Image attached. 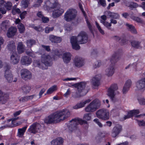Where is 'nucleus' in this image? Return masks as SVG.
I'll return each instance as SVG.
<instances>
[{"label":"nucleus","instance_id":"nucleus-33","mask_svg":"<svg viewBox=\"0 0 145 145\" xmlns=\"http://www.w3.org/2000/svg\"><path fill=\"white\" fill-rule=\"evenodd\" d=\"M9 95L7 93H3V94L0 98V101L2 104H4L9 98Z\"/></svg>","mask_w":145,"mask_h":145},{"label":"nucleus","instance_id":"nucleus-34","mask_svg":"<svg viewBox=\"0 0 145 145\" xmlns=\"http://www.w3.org/2000/svg\"><path fill=\"white\" fill-rule=\"evenodd\" d=\"M25 46L23 44L22 42H20L18 44L17 50L18 52L21 53L24 52L25 50Z\"/></svg>","mask_w":145,"mask_h":145},{"label":"nucleus","instance_id":"nucleus-1","mask_svg":"<svg viewBox=\"0 0 145 145\" xmlns=\"http://www.w3.org/2000/svg\"><path fill=\"white\" fill-rule=\"evenodd\" d=\"M70 116V112L69 110L63 109L49 116L45 119L44 121L47 124L58 122L66 119Z\"/></svg>","mask_w":145,"mask_h":145},{"label":"nucleus","instance_id":"nucleus-56","mask_svg":"<svg viewBox=\"0 0 145 145\" xmlns=\"http://www.w3.org/2000/svg\"><path fill=\"white\" fill-rule=\"evenodd\" d=\"M94 122H95L100 127H102L103 125L102 123L99 122V120L97 119H95L93 120Z\"/></svg>","mask_w":145,"mask_h":145},{"label":"nucleus","instance_id":"nucleus-32","mask_svg":"<svg viewBox=\"0 0 145 145\" xmlns=\"http://www.w3.org/2000/svg\"><path fill=\"white\" fill-rule=\"evenodd\" d=\"M107 15L111 18L114 19H119L120 17L119 14L118 13L112 12L110 11H108Z\"/></svg>","mask_w":145,"mask_h":145},{"label":"nucleus","instance_id":"nucleus-64","mask_svg":"<svg viewBox=\"0 0 145 145\" xmlns=\"http://www.w3.org/2000/svg\"><path fill=\"white\" fill-rule=\"evenodd\" d=\"M37 16L39 18H42L44 16L43 14L41 12H39L37 14Z\"/></svg>","mask_w":145,"mask_h":145},{"label":"nucleus","instance_id":"nucleus-61","mask_svg":"<svg viewBox=\"0 0 145 145\" xmlns=\"http://www.w3.org/2000/svg\"><path fill=\"white\" fill-rule=\"evenodd\" d=\"M42 47L44 48L47 51H50V47L48 46H46L43 45H41Z\"/></svg>","mask_w":145,"mask_h":145},{"label":"nucleus","instance_id":"nucleus-50","mask_svg":"<svg viewBox=\"0 0 145 145\" xmlns=\"http://www.w3.org/2000/svg\"><path fill=\"white\" fill-rule=\"evenodd\" d=\"M132 82L131 80L130 79H128L127 80L124 85L125 86L130 88Z\"/></svg>","mask_w":145,"mask_h":145},{"label":"nucleus","instance_id":"nucleus-58","mask_svg":"<svg viewBox=\"0 0 145 145\" xmlns=\"http://www.w3.org/2000/svg\"><path fill=\"white\" fill-rule=\"evenodd\" d=\"M42 22L44 23L48 22L49 21V19L48 18L43 16L41 18Z\"/></svg>","mask_w":145,"mask_h":145},{"label":"nucleus","instance_id":"nucleus-19","mask_svg":"<svg viewBox=\"0 0 145 145\" xmlns=\"http://www.w3.org/2000/svg\"><path fill=\"white\" fill-rule=\"evenodd\" d=\"M115 69L114 66L111 65L108 67L105 70V74L108 77L112 76L114 74Z\"/></svg>","mask_w":145,"mask_h":145},{"label":"nucleus","instance_id":"nucleus-27","mask_svg":"<svg viewBox=\"0 0 145 145\" xmlns=\"http://www.w3.org/2000/svg\"><path fill=\"white\" fill-rule=\"evenodd\" d=\"M7 46L8 49L12 52H16V46L13 41H10L8 44Z\"/></svg>","mask_w":145,"mask_h":145},{"label":"nucleus","instance_id":"nucleus-40","mask_svg":"<svg viewBox=\"0 0 145 145\" xmlns=\"http://www.w3.org/2000/svg\"><path fill=\"white\" fill-rule=\"evenodd\" d=\"M16 5H14L13 7L12 10V13L14 15L16 13H20L21 12L19 8H16Z\"/></svg>","mask_w":145,"mask_h":145},{"label":"nucleus","instance_id":"nucleus-63","mask_svg":"<svg viewBox=\"0 0 145 145\" xmlns=\"http://www.w3.org/2000/svg\"><path fill=\"white\" fill-rule=\"evenodd\" d=\"M137 7V5L135 3H131L130 7L131 8H135Z\"/></svg>","mask_w":145,"mask_h":145},{"label":"nucleus","instance_id":"nucleus-60","mask_svg":"<svg viewBox=\"0 0 145 145\" xmlns=\"http://www.w3.org/2000/svg\"><path fill=\"white\" fill-rule=\"evenodd\" d=\"M70 91L69 89H68L66 92L64 94V96L66 97H67L70 94Z\"/></svg>","mask_w":145,"mask_h":145},{"label":"nucleus","instance_id":"nucleus-39","mask_svg":"<svg viewBox=\"0 0 145 145\" xmlns=\"http://www.w3.org/2000/svg\"><path fill=\"white\" fill-rule=\"evenodd\" d=\"M31 88V87L29 86L25 85L22 87V89L24 92L27 93L29 92Z\"/></svg>","mask_w":145,"mask_h":145},{"label":"nucleus","instance_id":"nucleus-37","mask_svg":"<svg viewBox=\"0 0 145 145\" xmlns=\"http://www.w3.org/2000/svg\"><path fill=\"white\" fill-rule=\"evenodd\" d=\"M17 27L20 33H23L24 32L25 27L23 24L21 23H19Z\"/></svg>","mask_w":145,"mask_h":145},{"label":"nucleus","instance_id":"nucleus-16","mask_svg":"<svg viewBox=\"0 0 145 145\" xmlns=\"http://www.w3.org/2000/svg\"><path fill=\"white\" fill-rule=\"evenodd\" d=\"M135 86L137 90H144L145 89V78L138 80L136 83Z\"/></svg>","mask_w":145,"mask_h":145},{"label":"nucleus","instance_id":"nucleus-52","mask_svg":"<svg viewBox=\"0 0 145 145\" xmlns=\"http://www.w3.org/2000/svg\"><path fill=\"white\" fill-rule=\"evenodd\" d=\"M101 65V62L100 61H96L95 63L93 65V67L94 68L99 67H100Z\"/></svg>","mask_w":145,"mask_h":145},{"label":"nucleus","instance_id":"nucleus-24","mask_svg":"<svg viewBox=\"0 0 145 145\" xmlns=\"http://www.w3.org/2000/svg\"><path fill=\"white\" fill-rule=\"evenodd\" d=\"M21 62L22 64L28 65L31 63L32 60L29 57L25 56L22 58Z\"/></svg>","mask_w":145,"mask_h":145},{"label":"nucleus","instance_id":"nucleus-54","mask_svg":"<svg viewBox=\"0 0 145 145\" xmlns=\"http://www.w3.org/2000/svg\"><path fill=\"white\" fill-rule=\"evenodd\" d=\"M42 2V0H37L36 3L34 5L35 7H38L40 5V4Z\"/></svg>","mask_w":145,"mask_h":145},{"label":"nucleus","instance_id":"nucleus-5","mask_svg":"<svg viewBox=\"0 0 145 145\" xmlns=\"http://www.w3.org/2000/svg\"><path fill=\"white\" fill-rule=\"evenodd\" d=\"M77 15V11L73 8L68 9L64 15V20L67 22H70L75 19Z\"/></svg>","mask_w":145,"mask_h":145},{"label":"nucleus","instance_id":"nucleus-4","mask_svg":"<svg viewBox=\"0 0 145 145\" xmlns=\"http://www.w3.org/2000/svg\"><path fill=\"white\" fill-rule=\"evenodd\" d=\"M51 59V57L49 55L44 54L41 56V62L37 60H34L33 65L35 67H38L42 69H46L47 67L50 65V62Z\"/></svg>","mask_w":145,"mask_h":145},{"label":"nucleus","instance_id":"nucleus-44","mask_svg":"<svg viewBox=\"0 0 145 145\" xmlns=\"http://www.w3.org/2000/svg\"><path fill=\"white\" fill-rule=\"evenodd\" d=\"M85 106V104L83 102H81L77 104L76 105L73 106V108L74 109H77L82 108Z\"/></svg>","mask_w":145,"mask_h":145},{"label":"nucleus","instance_id":"nucleus-46","mask_svg":"<svg viewBox=\"0 0 145 145\" xmlns=\"http://www.w3.org/2000/svg\"><path fill=\"white\" fill-rule=\"evenodd\" d=\"M131 18L133 20L136 21L137 22L140 23L142 24H144V23L143 21L141 20L140 18L138 17H132Z\"/></svg>","mask_w":145,"mask_h":145},{"label":"nucleus","instance_id":"nucleus-45","mask_svg":"<svg viewBox=\"0 0 145 145\" xmlns=\"http://www.w3.org/2000/svg\"><path fill=\"white\" fill-rule=\"evenodd\" d=\"M137 123L138 125L140 127H145V120H136Z\"/></svg>","mask_w":145,"mask_h":145},{"label":"nucleus","instance_id":"nucleus-11","mask_svg":"<svg viewBox=\"0 0 145 145\" xmlns=\"http://www.w3.org/2000/svg\"><path fill=\"white\" fill-rule=\"evenodd\" d=\"M57 5L56 0H46L45 2L44 7L48 10L50 8H56Z\"/></svg>","mask_w":145,"mask_h":145},{"label":"nucleus","instance_id":"nucleus-22","mask_svg":"<svg viewBox=\"0 0 145 145\" xmlns=\"http://www.w3.org/2000/svg\"><path fill=\"white\" fill-rule=\"evenodd\" d=\"M17 31V29L14 27H12L8 30L7 35L8 38L14 36Z\"/></svg>","mask_w":145,"mask_h":145},{"label":"nucleus","instance_id":"nucleus-26","mask_svg":"<svg viewBox=\"0 0 145 145\" xmlns=\"http://www.w3.org/2000/svg\"><path fill=\"white\" fill-rule=\"evenodd\" d=\"M63 142V139L61 137H59L52 140L51 143L52 145H59L62 144Z\"/></svg>","mask_w":145,"mask_h":145},{"label":"nucleus","instance_id":"nucleus-51","mask_svg":"<svg viewBox=\"0 0 145 145\" xmlns=\"http://www.w3.org/2000/svg\"><path fill=\"white\" fill-rule=\"evenodd\" d=\"M138 100L139 103L141 105H145V99L143 98L139 97Z\"/></svg>","mask_w":145,"mask_h":145},{"label":"nucleus","instance_id":"nucleus-28","mask_svg":"<svg viewBox=\"0 0 145 145\" xmlns=\"http://www.w3.org/2000/svg\"><path fill=\"white\" fill-rule=\"evenodd\" d=\"M79 6L80 8V9L82 11V12H83L84 15V16L85 19H86V23H87V24L88 25V28H89V29L90 30H91L92 29L91 25L90 23L86 19V14L85 13V12L83 9V8L82 7V4L80 3H79Z\"/></svg>","mask_w":145,"mask_h":145},{"label":"nucleus","instance_id":"nucleus-14","mask_svg":"<svg viewBox=\"0 0 145 145\" xmlns=\"http://www.w3.org/2000/svg\"><path fill=\"white\" fill-rule=\"evenodd\" d=\"M122 126L119 124L116 125L113 128L111 131V136L114 138L117 137L122 131Z\"/></svg>","mask_w":145,"mask_h":145},{"label":"nucleus","instance_id":"nucleus-12","mask_svg":"<svg viewBox=\"0 0 145 145\" xmlns=\"http://www.w3.org/2000/svg\"><path fill=\"white\" fill-rule=\"evenodd\" d=\"M139 113V111L138 110H133L128 112L127 115L125 116L124 117V119H126L135 116L136 118H138L142 117L143 116H145V114H140L137 115Z\"/></svg>","mask_w":145,"mask_h":145},{"label":"nucleus","instance_id":"nucleus-23","mask_svg":"<svg viewBox=\"0 0 145 145\" xmlns=\"http://www.w3.org/2000/svg\"><path fill=\"white\" fill-rule=\"evenodd\" d=\"M72 55L69 52H65L62 55V59L64 62L66 63H69L71 60Z\"/></svg>","mask_w":145,"mask_h":145},{"label":"nucleus","instance_id":"nucleus-57","mask_svg":"<svg viewBox=\"0 0 145 145\" xmlns=\"http://www.w3.org/2000/svg\"><path fill=\"white\" fill-rule=\"evenodd\" d=\"M27 14L26 11H24L22 12L20 15V17L22 19H24L25 18V16Z\"/></svg>","mask_w":145,"mask_h":145},{"label":"nucleus","instance_id":"nucleus-53","mask_svg":"<svg viewBox=\"0 0 145 145\" xmlns=\"http://www.w3.org/2000/svg\"><path fill=\"white\" fill-rule=\"evenodd\" d=\"M54 27H46L45 29V32L46 33H48L52 31L54 29Z\"/></svg>","mask_w":145,"mask_h":145},{"label":"nucleus","instance_id":"nucleus-6","mask_svg":"<svg viewBox=\"0 0 145 145\" xmlns=\"http://www.w3.org/2000/svg\"><path fill=\"white\" fill-rule=\"evenodd\" d=\"M118 87L116 84H114L112 85L108 90V95L109 97L112 101L113 102H115L118 101V99L115 96L116 93H118L117 91Z\"/></svg>","mask_w":145,"mask_h":145},{"label":"nucleus","instance_id":"nucleus-30","mask_svg":"<svg viewBox=\"0 0 145 145\" xmlns=\"http://www.w3.org/2000/svg\"><path fill=\"white\" fill-rule=\"evenodd\" d=\"M27 128V126H25L22 128L19 129L18 130V136L19 137H23Z\"/></svg>","mask_w":145,"mask_h":145},{"label":"nucleus","instance_id":"nucleus-3","mask_svg":"<svg viewBox=\"0 0 145 145\" xmlns=\"http://www.w3.org/2000/svg\"><path fill=\"white\" fill-rule=\"evenodd\" d=\"M91 117L92 115L91 114L86 113L84 115V120L80 119H72L70 121L69 123V125L68 126L69 129L70 131L72 132L76 129V126L79 124L81 125L85 124L88 125V122L87 121L91 120Z\"/></svg>","mask_w":145,"mask_h":145},{"label":"nucleus","instance_id":"nucleus-8","mask_svg":"<svg viewBox=\"0 0 145 145\" xmlns=\"http://www.w3.org/2000/svg\"><path fill=\"white\" fill-rule=\"evenodd\" d=\"M96 114L98 118L104 120H107L109 118V112L106 109L99 110L96 112Z\"/></svg>","mask_w":145,"mask_h":145},{"label":"nucleus","instance_id":"nucleus-17","mask_svg":"<svg viewBox=\"0 0 145 145\" xmlns=\"http://www.w3.org/2000/svg\"><path fill=\"white\" fill-rule=\"evenodd\" d=\"M74 62L75 65L78 67L82 66L84 64V59L78 56H76L75 57Z\"/></svg>","mask_w":145,"mask_h":145},{"label":"nucleus","instance_id":"nucleus-59","mask_svg":"<svg viewBox=\"0 0 145 145\" xmlns=\"http://www.w3.org/2000/svg\"><path fill=\"white\" fill-rule=\"evenodd\" d=\"M7 11L6 9L4 8V7H0V12L3 14H4Z\"/></svg>","mask_w":145,"mask_h":145},{"label":"nucleus","instance_id":"nucleus-41","mask_svg":"<svg viewBox=\"0 0 145 145\" xmlns=\"http://www.w3.org/2000/svg\"><path fill=\"white\" fill-rule=\"evenodd\" d=\"M21 3L22 7L26 8L28 7L29 4V0H22Z\"/></svg>","mask_w":145,"mask_h":145},{"label":"nucleus","instance_id":"nucleus-42","mask_svg":"<svg viewBox=\"0 0 145 145\" xmlns=\"http://www.w3.org/2000/svg\"><path fill=\"white\" fill-rule=\"evenodd\" d=\"M100 22L102 23L105 27L108 29H110L111 26V24L110 22L109 23L106 21H104L102 20H100Z\"/></svg>","mask_w":145,"mask_h":145},{"label":"nucleus","instance_id":"nucleus-31","mask_svg":"<svg viewBox=\"0 0 145 145\" xmlns=\"http://www.w3.org/2000/svg\"><path fill=\"white\" fill-rule=\"evenodd\" d=\"M126 25L127 27V29L129 30L133 34H136L137 33V30L134 26L127 23L126 24Z\"/></svg>","mask_w":145,"mask_h":145},{"label":"nucleus","instance_id":"nucleus-2","mask_svg":"<svg viewBox=\"0 0 145 145\" xmlns=\"http://www.w3.org/2000/svg\"><path fill=\"white\" fill-rule=\"evenodd\" d=\"M88 37L86 33L81 31L78 34L77 37L72 36L70 38V42L73 49L78 50L80 49L79 44H83L87 41Z\"/></svg>","mask_w":145,"mask_h":145},{"label":"nucleus","instance_id":"nucleus-47","mask_svg":"<svg viewBox=\"0 0 145 145\" xmlns=\"http://www.w3.org/2000/svg\"><path fill=\"white\" fill-rule=\"evenodd\" d=\"M35 97V95H32L24 97H23V99L24 101H26L32 99Z\"/></svg>","mask_w":145,"mask_h":145},{"label":"nucleus","instance_id":"nucleus-7","mask_svg":"<svg viewBox=\"0 0 145 145\" xmlns=\"http://www.w3.org/2000/svg\"><path fill=\"white\" fill-rule=\"evenodd\" d=\"M100 105L99 101L95 99L85 108V110L87 112H93L98 109Z\"/></svg>","mask_w":145,"mask_h":145},{"label":"nucleus","instance_id":"nucleus-49","mask_svg":"<svg viewBox=\"0 0 145 145\" xmlns=\"http://www.w3.org/2000/svg\"><path fill=\"white\" fill-rule=\"evenodd\" d=\"M12 6V4L10 2H7L6 3V5L5 6V7L8 10H10Z\"/></svg>","mask_w":145,"mask_h":145},{"label":"nucleus","instance_id":"nucleus-36","mask_svg":"<svg viewBox=\"0 0 145 145\" xmlns=\"http://www.w3.org/2000/svg\"><path fill=\"white\" fill-rule=\"evenodd\" d=\"M57 89V88L56 86H52L48 90L46 93L48 94H51L53 92L56 90Z\"/></svg>","mask_w":145,"mask_h":145},{"label":"nucleus","instance_id":"nucleus-29","mask_svg":"<svg viewBox=\"0 0 145 145\" xmlns=\"http://www.w3.org/2000/svg\"><path fill=\"white\" fill-rule=\"evenodd\" d=\"M9 25L10 23L9 21L6 20L2 22L1 25V27L2 30L4 31H5Z\"/></svg>","mask_w":145,"mask_h":145},{"label":"nucleus","instance_id":"nucleus-13","mask_svg":"<svg viewBox=\"0 0 145 145\" xmlns=\"http://www.w3.org/2000/svg\"><path fill=\"white\" fill-rule=\"evenodd\" d=\"M21 76L23 79L27 80L30 79L32 77L31 73L26 69H23L21 71Z\"/></svg>","mask_w":145,"mask_h":145},{"label":"nucleus","instance_id":"nucleus-15","mask_svg":"<svg viewBox=\"0 0 145 145\" xmlns=\"http://www.w3.org/2000/svg\"><path fill=\"white\" fill-rule=\"evenodd\" d=\"M40 127V124L37 123H35L31 125L28 130L29 132L33 134L37 133Z\"/></svg>","mask_w":145,"mask_h":145},{"label":"nucleus","instance_id":"nucleus-62","mask_svg":"<svg viewBox=\"0 0 145 145\" xmlns=\"http://www.w3.org/2000/svg\"><path fill=\"white\" fill-rule=\"evenodd\" d=\"M46 89L44 88L42 89L40 91L39 95V98H40L41 97L42 95L44 93Z\"/></svg>","mask_w":145,"mask_h":145},{"label":"nucleus","instance_id":"nucleus-38","mask_svg":"<svg viewBox=\"0 0 145 145\" xmlns=\"http://www.w3.org/2000/svg\"><path fill=\"white\" fill-rule=\"evenodd\" d=\"M36 43L35 41L33 39H29L27 40L26 44L28 47H31L33 45L35 44Z\"/></svg>","mask_w":145,"mask_h":145},{"label":"nucleus","instance_id":"nucleus-43","mask_svg":"<svg viewBox=\"0 0 145 145\" xmlns=\"http://www.w3.org/2000/svg\"><path fill=\"white\" fill-rule=\"evenodd\" d=\"M95 24L98 30L100 33L103 35H104L105 34L104 31L101 28L99 24L96 21L95 22Z\"/></svg>","mask_w":145,"mask_h":145},{"label":"nucleus","instance_id":"nucleus-9","mask_svg":"<svg viewBox=\"0 0 145 145\" xmlns=\"http://www.w3.org/2000/svg\"><path fill=\"white\" fill-rule=\"evenodd\" d=\"M86 83L84 82H80L76 85V87L78 89L77 92L78 94L80 96L85 95L87 93V91L85 89Z\"/></svg>","mask_w":145,"mask_h":145},{"label":"nucleus","instance_id":"nucleus-21","mask_svg":"<svg viewBox=\"0 0 145 145\" xmlns=\"http://www.w3.org/2000/svg\"><path fill=\"white\" fill-rule=\"evenodd\" d=\"M63 9L61 8H55L52 13V16L54 18L58 17L64 12Z\"/></svg>","mask_w":145,"mask_h":145},{"label":"nucleus","instance_id":"nucleus-48","mask_svg":"<svg viewBox=\"0 0 145 145\" xmlns=\"http://www.w3.org/2000/svg\"><path fill=\"white\" fill-rule=\"evenodd\" d=\"M98 5H100L103 7H105L106 5L105 0H99L98 1Z\"/></svg>","mask_w":145,"mask_h":145},{"label":"nucleus","instance_id":"nucleus-35","mask_svg":"<svg viewBox=\"0 0 145 145\" xmlns=\"http://www.w3.org/2000/svg\"><path fill=\"white\" fill-rule=\"evenodd\" d=\"M132 46L136 48H139L141 47L140 42L137 41L133 40L131 42Z\"/></svg>","mask_w":145,"mask_h":145},{"label":"nucleus","instance_id":"nucleus-25","mask_svg":"<svg viewBox=\"0 0 145 145\" xmlns=\"http://www.w3.org/2000/svg\"><path fill=\"white\" fill-rule=\"evenodd\" d=\"M49 39L52 42L55 43H59L61 41V39L60 37L52 35H50L49 36Z\"/></svg>","mask_w":145,"mask_h":145},{"label":"nucleus","instance_id":"nucleus-20","mask_svg":"<svg viewBox=\"0 0 145 145\" xmlns=\"http://www.w3.org/2000/svg\"><path fill=\"white\" fill-rule=\"evenodd\" d=\"M19 58L16 52H12L10 56V62L13 64H16L18 63Z\"/></svg>","mask_w":145,"mask_h":145},{"label":"nucleus","instance_id":"nucleus-10","mask_svg":"<svg viewBox=\"0 0 145 145\" xmlns=\"http://www.w3.org/2000/svg\"><path fill=\"white\" fill-rule=\"evenodd\" d=\"M10 66L9 65H7L5 67V77L8 82H11L12 81L14 82H16L17 80L16 79L13 80V76L11 71L10 70Z\"/></svg>","mask_w":145,"mask_h":145},{"label":"nucleus","instance_id":"nucleus-18","mask_svg":"<svg viewBox=\"0 0 145 145\" xmlns=\"http://www.w3.org/2000/svg\"><path fill=\"white\" fill-rule=\"evenodd\" d=\"M101 76L100 74L94 76L91 79V84L95 86H97L100 84V81Z\"/></svg>","mask_w":145,"mask_h":145},{"label":"nucleus","instance_id":"nucleus-55","mask_svg":"<svg viewBox=\"0 0 145 145\" xmlns=\"http://www.w3.org/2000/svg\"><path fill=\"white\" fill-rule=\"evenodd\" d=\"M129 88H130L128 87L125 86H124L122 90L123 93L124 94L126 93L129 90Z\"/></svg>","mask_w":145,"mask_h":145}]
</instances>
